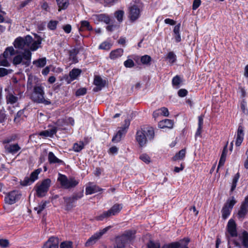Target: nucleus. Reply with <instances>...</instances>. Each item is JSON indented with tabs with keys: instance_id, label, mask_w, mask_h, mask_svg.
Here are the masks:
<instances>
[{
	"instance_id": "obj_1",
	"label": "nucleus",
	"mask_w": 248,
	"mask_h": 248,
	"mask_svg": "<svg viewBox=\"0 0 248 248\" xmlns=\"http://www.w3.org/2000/svg\"><path fill=\"white\" fill-rule=\"evenodd\" d=\"M32 42V37L30 35H27L24 38L19 37L15 40L14 43L15 47L19 49H24V51L14 58L13 63L14 65L22 64L26 67L30 65L31 53L29 48Z\"/></svg>"
},
{
	"instance_id": "obj_2",
	"label": "nucleus",
	"mask_w": 248,
	"mask_h": 248,
	"mask_svg": "<svg viewBox=\"0 0 248 248\" xmlns=\"http://www.w3.org/2000/svg\"><path fill=\"white\" fill-rule=\"evenodd\" d=\"M155 136V132L152 127L140 128L137 130L136 134V140L140 146L142 147L146 144L147 139L152 140Z\"/></svg>"
},
{
	"instance_id": "obj_3",
	"label": "nucleus",
	"mask_w": 248,
	"mask_h": 248,
	"mask_svg": "<svg viewBox=\"0 0 248 248\" xmlns=\"http://www.w3.org/2000/svg\"><path fill=\"white\" fill-rule=\"evenodd\" d=\"M44 95V87L40 83L35 84L33 87V91L31 94L32 100L37 103H42L46 105L50 104V101L45 99Z\"/></svg>"
},
{
	"instance_id": "obj_4",
	"label": "nucleus",
	"mask_w": 248,
	"mask_h": 248,
	"mask_svg": "<svg viewBox=\"0 0 248 248\" xmlns=\"http://www.w3.org/2000/svg\"><path fill=\"white\" fill-rule=\"evenodd\" d=\"M58 181L60 183L61 186L65 189H69L75 187L78 182L74 178H68L65 175L59 173Z\"/></svg>"
},
{
	"instance_id": "obj_5",
	"label": "nucleus",
	"mask_w": 248,
	"mask_h": 248,
	"mask_svg": "<svg viewBox=\"0 0 248 248\" xmlns=\"http://www.w3.org/2000/svg\"><path fill=\"white\" fill-rule=\"evenodd\" d=\"M142 10V6L139 3L131 4L128 8V17L131 22H135L139 18Z\"/></svg>"
},
{
	"instance_id": "obj_6",
	"label": "nucleus",
	"mask_w": 248,
	"mask_h": 248,
	"mask_svg": "<svg viewBox=\"0 0 248 248\" xmlns=\"http://www.w3.org/2000/svg\"><path fill=\"white\" fill-rule=\"evenodd\" d=\"M50 184L51 180L48 178L44 180L40 184H37L35 188L37 197H43L46 196Z\"/></svg>"
},
{
	"instance_id": "obj_7",
	"label": "nucleus",
	"mask_w": 248,
	"mask_h": 248,
	"mask_svg": "<svg viewBox=\"0 0 248 248\" xmlns=\"http://www.w3.org/2000/svg\"><path fill=\"white\" fill-rule=\"evenodd\" d=\"M111 228V226H108L99 232H96L91 237H90L85 243V246L87 247H90L94 245L96 242L99 240L103 235L107 233V232Z\"/></svg>"
},
{
	"instance_id": "obj_8",
	"label": "nucleus",
	"mask_w": 248,
	"mask_h": 248,
	"mask_svg": "<svg viewBox=\"0 0 248 248\" xmlns=\"http://www.w3.org/2000/svg\"><path fill=\"white\" fill-rule=\"evenodd\" d=\"M130 124V122L129 119L125 120L124 124L120 128L116 135L112 138V141L118 142L121 140L122 138L126 133Z\"/></svg>"
},
{
	"instance_id": "obj_9",
	"label": "nucleus",
	"mask_w": 248,
	"mask_h": 248,
	"mask_svg": "<svg viewBox=\"0 0 248 248\" xmlns=\"http://www.w3.org/2000/svg\"><path fill=\"white\" fill-rule=\"evenodd\" d=\"M189 242V238H184L179 241L164 245L162 248H188L187 246Z\"/></svg>"
},
{
	"instance_id": "obj_10",
	"label": "nucleus",
	"mask_w": 248,
	"mask_h": 248,
	"mask_svg": "<svg viewBox=\"0 0 248 248\" xmlns=\"http://www.w3.org/2000/svg\"><path fill=\"white\" fill-rule=\"evenodd\" d=\"M41 169H38L34 170L31 174L30 177H25L23 181H20V184L22 186L31 185L38 178V175L41 171Z\"/></svg>"
},
{
	"instance_id": "obj_11",
	"label": "nucleus",
	"mask_w": 248,
	"mask_h": 248,
	"mask_svg": "<svg viewBox=\"0 0 248 248\" xmlns=\"http://www.w3.org/2000/svg\"><path fill=\"white\" fill-rule=\"evenodd\" d=\"M236 201L233 197H232V199L227 201L221 211L222 217L223 219H226L229 217L231 211Z\"/></svg>"
},
{
	"instance_id": "obj_12",
	"label": "nucleus",
	"mask_w": 248,
	"mask_h": 248,
	"mask_svg": "<svg viewBox=\"0 0 248 248\" xmlns=\"http://www.w3.org/2000/svg\"><path fill=\"white\" fill-rule=\"evenodd\" d=\"M21 192L13 190L8 193L5 197V202L9 204H13L18 201L21 198Z\"/></svg>"
},
{
	"instance_id": "obj_13",
	"label": "nucleus",
	"mask_w": 248,
	"mask_h": 248,
	"mask_svg": "<svg viewBox=\"0 0 248 248\" xmlns=\"http://www.w3.org/2000/svg\"><path fill=\"white\" fill-rule=\"evenodd\" d=\"M19 97L13 91H8L6 95V100L7 104H14L19 100Z\"/></svg>"
},
{
	"instance_id": "obj_14",
	"label": "nucleus",
	"mask_w": 248,
	"mask_h": 248,
	"mask_svg": "<svg viewBox=\"0 0 248 248\" xmlns=\"http://www.w3.org/2000/svg\"><path fill=\"white\" fill-rule=\"evenodd\" d=\"M59 239L55 237H51L44 244L42 248H58Z\"/></svg>"
},
{
	"instance_id": "obj_15",
	"label": "nucleus",
	"mask_w": 248,
	"mask_h": 248,
	"mask_svg": "<svg viewBox=\"0 0 248 248\" xmlns=\"http://www.w3.org/2000/svg\"><path fill=\"white\" fill-rule=\"evenodd\" d=\"M5 151L11 154H15L18 152L21 148L17 143L6 144L4 145Z\"/></svg>"
},
{
	"instance_id": "obj_16",
	"label": "nucleus",
	"mask_w": 248,
	"mask_h": 248,
	"mask_svg": "<svg viewBox=\"0 0 248 248\" xmlns=\"http://www.w3.org/2000/svg\"><path fill=\"white\" fill-rule=\"evenodd\" d=\"M227 230L232 237L236 236L237 235L236 224L233 220L230 219L227 225Z\"/></svg>"
},
{
	"instance_id": "obj_17",
	"label": "nucleus",
	"mask_w": 248,
	"mask_h": 248,
	"mask_svg": "<svg viewBox=\"0 0 248 248\" xmlns=\"http://www.w3.org/2000/svg\"><path fill=\"white\" fill-rule=\"evenodd\" d=\"M244 128L242 125H239L237 130L235 145L239 146L244 139Z\"/></svg>"
},
{
	"instance_id": "obj_18",
	"label": "nucleus",
	"mask_w": 248,
	"mask_h": 248,
	"mask_svg": "<svg viewBox=\"0 0 248 248\" xmlns=\"http://www.w3.org/2000/svg\"><path fill=\"white\" fill-rule=\"evenodd\" d=\"M173 125V122L170 119H165L158 123V127L160 128H172Z\"/></svg>"
},
{
	"instance_id": "obj_19",
	"label": "nucleus",
	"mask_w": 248,
	"mask_h": 248,
	"mask_svg": "<svg viewBox=\"0 0 248 248\" xmlns=\"http://www.w3.org/2000/svg\"><path fill=\"white\" fill-rule=\"evenodd\" d=\"M124 52V50L122 48H118L112 50L109 54V58L111 60H115L121 57Z\"/></svg>"
},
{
	"instance_id": "obj_20",
	"label": "nucleus",
	"mask_w": 248,
	"mask_h": 248,
	"mask_svg": "<svg viewBox=\"0 0 248 248\" xmlns=\"http://www.w3.org/2000/svg\"><path fill=\"white\" fill-rule=\"evenodd\" d=\"M57 131V128L54 126L52 127L51 129L41 132L39 133V135L44 136L45 137H52L54 134L56 133Z\"/></svg>"
},
{
	"instance_id": "obj_21",
	"label": "nucleus",
	"mask_w": 248,
	"mask_h": 248,
	"mask_svg": "<svg viewBox=\"0 0 248 248\" xmlns=\"http://www.w3.org/2000/svg\"><path fill=\"white\" fill-rule=\"evenodd\" d=\"M42 40L40 38H38L36 40H34L32 39V42L29 46V49L32 51L36 50L39 47H40Z\"/></svg>"
},
{
	"instance_id": "obj_22",
	"label": "nucleus",
	"mask_w": 248,
	"mask_h": 248,
	"mask_svg": "<svg viewBox=\"0 0 248 248\" xmlns=\"http://www.w3.org/2000/svg\"><path fill=\"white\" fill-rule=\"evenodd\" d=\"M122 205L120 204H114L109 210L110 216H115L118 214L122 209Z\"/></svg>"
},
{
	"instance_id": "obj_23",
	"label": "nucleus",
	"mask_w": 248,
	"mask_h": 248,
	"mask_svg": "<svg viewBox=\"0 0 248 248\" xmlns=\"http://www.w3.org/2000/svg\"><path fill=\"white\" fill-rule=\"evenodd\" d=\"M64 200V204L65 205V209L66 210L69 211L73 208L74 205H73V203H74L73 201L71 199V198L68 197H63Z\"/></svg>"
},
{
	"instance_id": "obj_24",
	"label": "nucleus",
	"mask_w": 248,
	"mask_h": 248,
	"mask_svg": "<svg viewBox=\"0 0 248 248\" xmlns=\"http://www.w3.org/2000/svg\"><path fill=\"white\" fill-rule=\"evenodd\" d=\"M79 50L78 48H73L69 51V58L70 60L74 63L78 62V59L77 58V55L78 53Z\"/></svg>"
},
{
	"instance_id": "obj_25",
	"label": "nucleus",
	"mask_w": 248,
	"mask_h": 248,
	"mask_svg": "<svg viewBox=\"0 0 248 248\" xmlns=\"http://www.w3.org/2000/svg\"><path fill=\"white\" fill-rule=\"evenodd\" d=\"M102 189L97 186H88L86 188V194L91 195L94 193L100 191Z\"/></svg>"
},
{
	"instance_id": "obj_26",
	"label": "nucleus",
	"mask_w": 248,
	"mask_h": 248,
	"mask_svg": "<svg viewBox=\"0 0 248 248\" xmlns=\"http://www.w3.org/2000/svg\"><path fill=\"white\" fill-rule=\"evenodd\" d=\"M48 161L50 164H54V163H58L61 164L63 163V161L58 158L54 154L50 152L48 153Z\"/></svg>"
},
{
	"instance_id": "obj_27",
	"label": "nucleus",
	"mask_w": 248,
	"mask_h": 248,
	"mask_svg": "<svg viewBox=\"0 0 248 248\" xmlns=\"http://www.w3.org/2000/svg\"><path fill=\"white\" fill-rule=\"evenodd\" d=\"M239 237L242 240V245L245 248H248V233L244 231L241 234L239 235Z\"/></svg>"
},
{
	"instance_id": "obj_28",
	"label": "nucleus",
	"mask_w": 248,
	"mask_h": 248,
	"mask_svg": "<svg viewBox=\"0 0 248 248\" xmlns=\"http://www.w3.org/2000/svg\"><path fill=\"white\" fill-rule=\"evenodd\" d=\"M59 7L58 11L65 9L67 8L69 2L68 0H56Z\"/></svg>"
},
{
	"instance_id": "obj_29",
	"label": "nucleus",
	"mask_w": 248,
	"mask_h": 248,
	"mask_svg": "<svg viewBox=\"0 0 248 248\" xmlns=\"http://www.w3.org/2000/svg\"><path fill=\"white\" fill-rule=\"evenodd\" d=\"M92 30V28L89 22L86 20H82L81 21V26L79 28L80 31L84 30L90 31Z\"/></svg>"
},
{
	"instance_id": "obj_30",
	"label": "nucleus",
	"mask_w": 248,
	"mask_h": 248,
	"mask_svg": "<svg viewBox=\"0 0 248 248\" xmlns=\"http://www.w3.org/2000/svg\"><path fill=\"white\" fill-rule=\"evenodd\" d=\"M93 83L96 86L104 87L105 86L106 81L103 80L100 77L96 76L94 78Z\"/></svg>"
},
{
	"instance_id": "obj_31",
	"label": "nucleus",
	"mask_w": 248,
	"mask_h": 248,
	"mask_svg": "<svg viewBox=\"0 0 248 248\" xmlns=\"http://www.w3.org/2000/svg\"><path fill=\"white\" fill-rule=\"evenodd\" d=\"M186 152L185 149H182L172 157V160L176 161L183 159L185 157Z\"/></svg>"
},
{
	"instance_id": "obj_32",
	"label": "nucleus",
	"mask_w": 248,
	"mask_h": 248,
	"mask_svg": "<svg viewBox=\"0 0 248 248\" xmlns=\"http://www.w3.org/2000/svg\"><path fill=\"white\" fill-rule=\"evenodd\" d=\"M135 234V232H133L132 231H128L127 232H126L123 236H121V237L125 240L126 241H131L133 238V235Z\"/></svg>"
},
{
	"instance_id": "obj_33",
	"label": "nucleus",
	"mask_w": 248,
	"mask_h": 248,
	"mask_svg": "<svg viewBox=\"0 0 248 248\" xmlns=\"http://www.w3.org/2000/svg\"><path fill=\"white\" fill-rule=\"evenodd\" d=\"M46 58H42L33 61V64L35 65L38 67H43L46 64Z\"/></svg>"
},
{
	"instance_id": "obj_34",
	"label": "nucleus",
	"mask_w": 248,
	"mask_h": 248,
	"mask_svg": "<svg viewBox=\"0 0 248 248\" xmlns=\"http://www.w3.org/2000/svg\"><path fill=\"white\" fill-rule=\"evenodd\" d=\"M182 82V80L181 78L179 76L177 75L172 78V84L174 87L177 89L179 88Z\"/></svg>"
},
{
	"instance_id": "obj_35",
	"label": "nucleus",
	"mask_w": 248,
	"mask_h": 248,
	"mask_svg": "<svg viewBox=\"0 0 248 248\" xmlns=\"http://www.w3.org/2000/svg\"><path fill=\"white\" fill-rule=\"evenodd\" d=\"M240 177V174L239 173L237 172L233 177L232 183V186H231V192H233L234 189L236 188L237 183L238 182V181Z\"/></svg>"
},
{
	"instance_id": "obj_36",
	"label": "nucleus",
	"mask_w": 248,
	"mask_h": 248,
	"mask_svg": "<svg viewBox=\"0 0 248 248\" xmlns=\"http://www.w3.org/2000/svg\"><path fill=\"white\" fill-rule=\"evenodd\" d=\"M203 123V119L202 116L198 117V128L196 133V136H200L202 133V126Z\"/></svg>"
},
{
	"instance_id": "obj_37",
	"label": "nucleus",
	"mask_w": 248,
	"mask_h": 248,
	"mask_svg": "<svg viewBox=\"0 0 248 248\" xmlns=\"http://www.w3.org/2000/svg\"><path fill=\"white\" fill-rule=\"evenodd\" d=\"M81 73V71L78 69H73L69 73V76L72 79H76Z\"/></svg>"
},
{
	"instance_id": "obj_38",
	"label": "nucleus",
	"mask_w": 248,
	"mask_h": 248,
	"mask_svg": "<svg viewBox=\"0 0 248 248\" xmlns=\"http://www.w3.org/2000/svg\"><path fill=\"white\" fill-rule=\"evenodd\" d=\"M47 203L46 201L42 202L37 207H34V210L36 211L38 214H40L46 208Z\"/></svg>"
},
{
	"instance_id": "obj_39",
	"label": "nucleus",
	"mask_w": 248,
	"mask_h": 248,
	"mask_svg": "<svg viewBox=\"0 0 248 248\" xmlns=\"http://www.w3.org/2000/svg\"><path fill=\"white\" fill-rule=\"evenodd\" d=\"M84 146V144L83 142L80 141L78 143H75L73 145V150L74 151L78 152L80 151Z\"/></svg>"
},
{
	"instance_id": "obj_40",
	"label": "nucleus",
	"mask_w": 248,
	"mask_h": 248,
	"mask_svg": "<svg viewBox=\"0 0 248 248\" xmlns=\"http://www.w3.org/2000/svg\"><path fill=\"white\" fill-rule=\"evenodd\" d=\"M126 241L121 237L116 240V245L115 248H125V243Z\"/></svg>"
},
{
	"instance_id": "obj_41",
	"label": "nucleus",
	"mask_w": 248,
	"mask_h": 248,
	"mask_svg": "<svg viewBox=\"0 0 248 248\" xmlns=\"http://www.w3.org/2000/svg\"><path fill=\"white\" fill-rule=\"evenodd\" d=\"M15 52V50L12 46L8 47L4 51L3 56H4V57L11 56L14 55Z\"/></svg>"
},
{
	"instance_id": "obj_42",
	"label": "nucleus",
	"mask_w": 248,
	"mask_h": 248,
	"mask_svg": "<svg viewBox=\"0 0 248 248\" xmlns=\"http://www.w3.org/2000/svg\"><path fill=\"white\" fill-rule=\"evenodd\" d=\"M111 216L109 214V212L108 211L104 212L102 214L100 215L95 217V219L97 220L102 221L105 218H108L110 217Z\"/></svg>"
},
{
	"instance_id": "obj_43",
	"label": "nucleus",
	"mask_w": 248,
	"mask_h": 248,
	"mask_svg": "<svg viewBox=\"0 0 248 248\" xmlns=\"http://www.w3.org/2000/svg\"><path fill=\"white\" fill-rule=\"evenodd\" d=\"M140 61L143 64L149 65L151 61V58L147 55H145L141 57Z\"/></svg>"
},
{
	"instance_id": "obj_44",
	"label": "nucleus",
	"mask_w": 248,
	"mask_h": 248,
	"mask_svg": "<svg viewBox=\"0 0 248 248\" xmlns=\"http://www.w3.org/2000/svg\"><path fill=\"white\" fill-rule=\"evenodd\" d=\"M247 212V206L245 204L241 205L240 210L238 212V216L240 217H243L245 216Z\"/></svg>"
},
{
	"instance_id": "obj_45",
	"label": "nucleus",
	"mask_w": 248,
	"mask_h": 248,
	"mask_svg": "<svg viewBox=\"0 0 248 248\" xmlns=\"http://www.w3.org/2000/svg\"><path fill=\"white\" fill-rule=\"evenodd\" d=\"M96 16L100 21H103L107 24H108L109 22V18L104 14H100Z\"/></svg>"
},
{
	"instance_id": "obj_46",
	"label": "nucleus",
	"mask_w": 248,
	"mask_h": 248,
	"mask_svg": "<svg viewBox=\"0 0 248 248\" xmlns=\"http://www.w3.org/2000/svg\"><path fill=\"white\" fill-rule=\"evenodd\" d=\"M8 57H4V56H0V66H9V63L7 60Z\"/></svg>"
},
{
	"instance_id": "obj_47",
	"label": "nucleus",
	"mask_w": 248,
	"mask_h": 248,
	"mask_svg": "<svg viewBox=\"0 0 248 248\" xmlns=\"http://www.w3.org/2000/svg\"><path fill=\"white\" fill-rule=\"evenodd\" d=\"M167 58L171 63L174 62L176 60V55L173 52H170L168 54Z\"/></svg>"
},
{
	"instance_id": "obj_48",
	"label": "nucleus",
	"mask_w": 248,
	"mask_h": 248,
	"mask_svg": "<svg viewBox=\"0 0 248 248\" xmlns=\"http://www.w3.org/2000/svg\"><path fill=\"white\" fill-rule=\"evenodd\" d=\"M124 12L122 10L116 11L115 13V16L119 22H122L123 20Z\"/></svg>"
},
{
	"instance_id": "obj_49",
	"label": "nucleus",
	"mask_w": 248,
	"mask_h": 248,
	"mask_svg": "<svg viewBox=\"0 0 248 248\" xmlns=\"http://www.w3.org/2000/svg\"><path fill=\"white\" fill-rule=\"evenodd\" d=\"M110 44L107 42H104L101 43L99 46V49L104 50H109L110 48Z\"/></svg>"
},
{
	"instance_id": "obj_50",
	"label": "nucleus",
	"mask_w": 248,
	"mask_h": 248,
	"mask_svg": "<svg viewBox=\"0 0 248 248\" xmlns=\"http://www.w3.org/2000/svg\"><path fill=\"white\" fill-rule=\"evenodd\" d=\"M58 23L57 21L51 20L48 23L47 27L51 30H54L56 28Z\"/></svg>"
},
{
	"instance_id": "obj_51",
	"label": "nucleus",
	"mask_w": 248,
	"mask_h": 248,
	"mask_svg": "<svg viewBox=\"0 0 248 248\" xmlns=\"http://www.w3.org/2000/svg\"><path fill=\"white\" fill-rule=\"evenodd\" d=\"M60 248H73L72 243L70 241L63 242L60 245Z\"/></svg>"
},
{
	"instance_id": "obj_52",
	"label": "nucleus",
	"mask_w": 248,
	"mask_h": 248,
	"mask_svg": "<svg viewBox=\"0 0 248 248\" xmlns=\"http://www.w3.org/2000/svg\"><path fill=\"white\" fill-rule=\"evenodd\" d=\"M83 192H81L75 194L73 195H72V196L70 197L75 202L78 200L81 199L83 197Z\"/></svg>"
},
{
	"instance_id": "obj_53",
	"label": "nucleus",
	"mask_w": 248,
	"mask_h": 248,
	"mask_svg": "<svg viewBox=\"0 0 248 248\" xmlns=\"http://www.w3.org/2000/svg\"><path fill=\"white\" fill-rule=\"evenodd\" d=\"M148 248H160V245L158 242H154L150 241L148 244Z\"/></svg>"
},
{
	"instance_id": "obj_54",
	"label": "nucleus",
	"mask_w": 248,
	"mask_h": 248,
	"mask_svg": "<svg viewBox=\"0 0 248 248\" xmlns=\"http://www.w3.org/2000/svg\"><path fill=\"white\" fill-rule=\"evenodd\" d=\"M158 110L160 112V115H163L166 117L169 116V112L167 108L165 107H162Z\"/></svg>"
},
{
	"instance_id": "obj_55",
	"label": "nucleus",
	"mask_w": 248,
	"mask_h": 248,
	"mask_svg": "<svg viewBox=\"0 0 248 248\" xmlns=\"http://www.w3.org/2000/svg\"><path fill=\"white\" fill-rule=\"evenodd\" d=\"M124 65L127 68H131L134 66V62L131 59H128L124 62Z\"/></svg>"
},
{
	"instance_id": "obj_56",
	"label": "nucleus",
	"mask_w": 248,
	"mask_h": 248,
	"mask_svg": "<svg viewBox=\"0 0 248 248\" xmlns=\"http://www.w3.org/2000/svg\"><path fill=\"white\" fill-rule=\"evenodd\" d=\"M140 158L146 163H149L150 162V158L146 154H142L140 155Z\"/></svg>"
},
{
	"instance_id": "obj_57",
	"label": "nucleus",
	"mask_w": 248,
	"mask_h": 248,
	"mask_svg": "<svg viewBox=\"0 0 248 248\" xmlns=\"http://www.w3.org/2000/svg\"><path fill=\"white\" fill-rule=\"evenodd\" d=\"M9 242L7 239H0V246L3 248H6L9 247Z\"/></svg>"
},
{
	"instance_id": "obj_58",
	"label": "nucleus",
	"mask_w": 248,
	"mask_h": 248,
	"mask_svg": "<svg viewBox=\"0 0 248 248\" xmlns=\"http://www.w3.org/2000/svg\"><path fill=\"white\" fill-rule=\"evenodd\" d=\"M87 92L86 89L85 88H82L78 89L76 93V94L77 96H80L86 94Z\"/></svg>"
},
{
	"instance_id": "obj_59",
	"label": "nucleus",
	"mask_w": 248,
	"mask_h": 248,
	"mask_svg": "<svg viewBox=\"0 0 248 248\" xmlns=\"http://www.w3.org/2000/svg\"><path fill=\"white\" fill-rule=\"evenodd\" d=\"M11 70L4 68H0V77H4L10 73Z\"/></svg>"
},
{
	"instance_id": "obj_60",
	"label": "nucleus",
	"mask_w": 248,
	"mask_h": 248,
	"mask_svg": "<svg viewBox=\"0 0 248 248\" xmlns=\"http://www.w3.org/2000/svg\"><path fill=\"white\" fill-rule=\"evenodd\" d=\"M187 91L186 90L184 89H180L178 92V95L181 97H184L186 96L187 94Z\"/></svg>"
},
{
	"instance_id": "obj_61",
	"label": "nucleus",
	"mask_w": 248,
	"mask_h": 248,
	"mask_svg": "<svg viewBox=\"0 0 248 248\" xmlns=\"http://www.w3.org/2000/svg\"><path fill=\"white\" fill-rule=\"evenodd\" d=\"M23 110H20L18 111L15 117L14 121L18 122L19 121V118H20L23 115Z\"/></svg>"
},
{
	"instance_id": "obj_62",
	"label": "nucleus",
	"mask_w": 248,
	"mask_h": 248,
	"mask_svg": "<svg viewBox=\"0 0 248 248\" xmlns=\"http://www.w3.org/2000/svg\"><path fill=\"white\" fill-rule=\"evenodd\" d=\"M15 140V138L14 136H12L7 139H5L3 140L2 142L4 144H9V143L14 141Z\"/></svg>"
},
{
	"instance_id": "obj_63",
	"label": "nucleus",
	"mask_w": 248,
	"mask_h": 248,
	"mask_svg": "<svg viewBox=\"0 0 248 248\" xmlns=\"http://www.w3.org/2000/svg\"><path fill=\"white\" fill-rule=\"evenodd\" d=\"M35 79L33 78H29L27 85L28 89H31L33 87V82L35 81Z\"/></svg>"
},
{
	"instance_id": "obj_64",
	"label": "nucleus",
	"mask_w": 248,
	"mask_h": 248,
	"mask_svg": "<svg viewBox=\"0 0 248 248\" xmlns=\"http://www.w3.org/2000/svg\"><path fill=\"white\" fill-rule=\"evenodd\" d=\"M201 3V0H194L192 8L193 10H196L197 9L200 5Z\"/></svg>"
}]
</instances>
